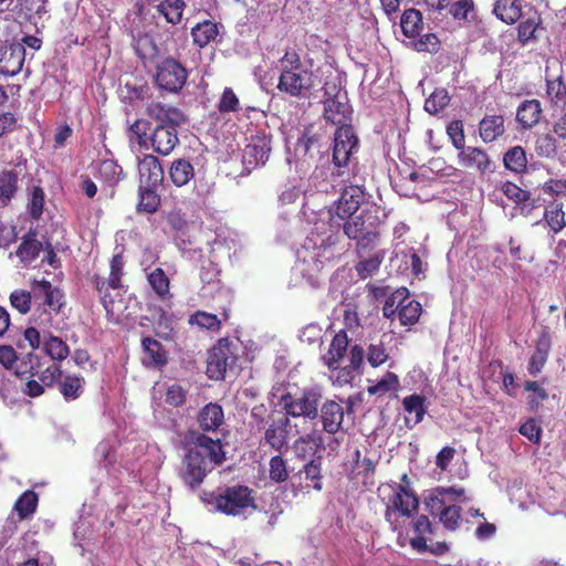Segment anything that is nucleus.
I'll list each match as a JSON object with an SVG mask.
<instances>
[{
	"mask_svg": "<svg viewBox=\"0 0 566 566\" xmlns=\"http://www.w3.org/2000/svg\"><path fill=\"white\" fill-rule=\"evenodd\" d=\"M224 446L220 438L188 432L186 452L178 470L182 484L192 491L199 489L208 474L226 462Z\"/></svg>",
	"mask_w": 566,
	"mask_h": 566,
	"instance_id": "1",
	"label": "nucleus"
},
{
	"mask_svg": "<svg viewBox=\"0 0 566 566\" xmlns=\"http://www.w3.org/2000/svg\"><path fill=\"white\" fill-rule=\"evenodd\" d=\"M145 113L156 120L149 134L148 148L161 156H168L179 144L177 127L186 123L185 114L177 107L160 102H150Z\"/></svg>",
	"mask_w": 566,
	"mask_h": 566,
	"instance_id": "2",
	"label": "nucleus"
},
{
	"mask_svg": "<svg viewBox=\"0 0 566 566\" xmlns=\"http://www.w3.org/2000/svg\"><path fill=\"white\" fill-rule=\"evenodd\" d=\"M206 501L228 516H241L256 510L255 491L240 483L218 488Z\"/></svg>",
	"mask_w": 566,
	"mask_h": 566,
	"instance_id": "3",
	"label": "nucleus"
},
{
	"mask_svg": "<svg viewBox=\"0 0 566 566\" xmlns=\"http://www.w3.org/2000/svg\"><path fill=\"white\" fill-rule=\"evenodd\" d=\"M273 397L284 411V417L304 418L315 420L318 417V407L322 399L321 392L315 388H304L301 391L292 392L282 386L274 388Z\"/></svg>",
	"mask_w": 566,
	"mask_h": 566,
	"instance_id": "4",
	"label": "nucleus"
},
{
	"mask_svg": "<svg viewBox=\"0 0 566 566\" xmlns=\"http://www.w3.org/2000/svg\"><path fill=\"white\" fill-rule=\"evenodd\" d=\"M44 357H38V397L43 394L44 386L52 387L62 376L60 363L64 360L70 349L60 337L50 336L42 344Z\"/></svg>",
	"mask_w": 566,
	"mask_h": 566,
	"instance_id": "5",
	"label": "nucleus"
},
{
	"mask_svg": "<svg viewBox=\"0 0 566 566\" xmlns=\"http://www.w3.org/2000/svg\"><path fill=\"white\" fill-rule=\"evenodd\" d=\"M125 259L122 253L114 254L109 262V275L107 279L94 274L92 283L99 293L102 304L106 312H112L113 300L108 295L109 290L123 287L122 279L124 276Z\"/></svg>",
	"mask_w": 566,
	"mask_h": 566,
	"instance_id": "6",
	"label": "nucleus"
},
{
	"mask_svg": "<svg viewBox=\"0 0 566 566\" xmlns=\"http://www.w3.org/2000/svg\"><path fill=\"white\" fill-rule=\"evenodd\" d=\"M313 72L303 70H281L276 88L290 97H307L313 88Z\"/></svg>",
	"mask_w": 566,
	"mask_h": 566,
	"instance_id": "7",
	"label": "nucleus"
},
{
	"mask_svg": "<svg viewBox=\"0 0 566 566\" xmlns=\"http://www.w3.org/2000/svg\"><path fill=\"white\" fill-rule=\"evenodd\" d=\"M187 78V69L172 57H167L157 65L155 82L161 90L177 93L185 86Z\"/></svg>",
	"mask_w": 566,
	"mask_h": 566,
	"instance_id": "8",
	"label": "nucleus"
},
{
	"mask_svg": "<svg viewBox=\"0 0 566 566\" xmlns=\"http://www.w3.org/2000/svg\"><path fill=\"white\" fill-rule=\"evenodd\" d=\"M358 145V138L355 135L353 126L338 127L335 132L334 148H333V164L336 171L333 175L343 177L345 168L352 156L354 148Z\"/></svg>",
	"mask_w": 566,
	"mask_h": 566,
	"instance_id": "9",
	"label": "nucleus"
},
{
	"mask_svg": "<svg viewBox=\"0 0 566 566\" xmlns=\"http://www.w3.org/2000/svg\"><path fill=\"white\" fill-rule=\"evenodd\" d=\"M322 490V457L318 455L307 461L294 475L292 491L294 494H310L312 491L321 492Z\"/></svg>",
	"mask_w": 566,
	"mask_h": 566,
	"instance_id": "10",
	"label": "nucleus"
},
{
	"mask_svg": "<svg viewBox=\"0 0 566 566\" xmlns=\"http://www.w3.org/2000/svg\"><path fill=\"white\" fill-rule=\"evenodd\" d=\"M48 275H51L46 270L44 271ZM63 272L52 273V280L43 277L38 280V300L42 301V305L45 306L48 313H60L62 307L65 305V295L60 289L59 284L62 281Z\"/></svg>",
	"mask_w": 566,
	"mask_h": 566,
	"instance_id": "11",
	"label": "nucleus"
},
{
	"mask_svg": "<svg viewBox=\"0 0 566 566\" xmlns=\"http://www.w3.org/2000/svg\"><path fill=\"white\" fill-rule=\"evenodd\" d=\"M457 164L480 175L493 174L496 169L489 153L480 146H465L461 149L457 155Z\"/></svg>",
	"mask_w": 566,
	"mask_h": 566,
	"instance_id": "12",
	"label": "nucleus"
},
{
	"mask_svg": "<svg viewBox=\"0 0 566 566\" xmlns=\"http://www.w3.org/2000/svg\"><path fill=\"white\" fill-rule=\"evenodd\" d=\"M271 138L263 134L251 136L249 143L243 149L242 164L248 172L254 168L263 166L271 153Z\"/></svg>",
	"mask_w": 566,
	"mask_h": 566,
	"instance_id": "13",
	"label": "nucleus"
},
{
	"mask_svg": "<svg viewBox=\"0 0 566 566\" xmlns=\"http://www.w3.org/2000/svg\"><path fill=\"white\" fill-rule=\"evenodd\" d=\"M419 500L415 492L408 485L398 484L395 489L394 495L389 500L385 512V518L391 521L395 512H398L403 517H411L418 511Z\"/></svg>",
	"mask_w": 566,
	"mask_h": 566,
	"instance_id": "14",
	"label": "nucleus"
},
{
	"mask_svg": "<svg viewBox=\"0 0 566 566\" xmlns=\"http://www.w3.org/2000/svg\"><path fill=\"white\" fill-rule=\"evenodd\" d=\"M234 364V356L227 339L220 340L208 354L207 375L210 379L220 380L226 377L227 369Z\"/></svg>",
	"mask_w": 566,
	"mask_h": 566,
	"instance_id": "15",
	"label": "nucleus"
},
{
	"mask_svg": "<svg viewBox=\"0 0 566 566\" xmlns=\"http://www.w3.org/2000/svg\"><path fill=\"white\" fill-rule=\"evenodd\" d=\"M424 506L429 514L438 517L442 526L449 531L454 532L459 528L461 523L462 507L454 503L441 502L434 499H424Z\"/></svg>",
	"mask_w": 566,
	"mask_h": 566,
	"instance_id": "16",
	"label": "nucleus"
},
{
	"mask_svg": "<svg viewBox=\"0 0 566 566\" xmlns=\"http://www.w3.org/2000/svg\"><path fill=\"white\" fill-rule=\"evenodd\" d=\"M324 119L338 127L352 126V107L346 94L337 92L334 96L324 101Z\"/></svg>",
	"mask_w": 566,
	"mask_h": 566,
	"instance_id": "17",
	"label": "nucleus"
},
{
	"mask_svg": "<svg viewBox=\"0 0 566 566\" xmlns=\"http://www.w3.org/2000/svg\"><path fill=\"white\" fill-rule=\"evenodd\" d=\"M344 181L349 182V186L346 187L336 205V216L346 220L354 216V213L359 209L363 199H364V190L356 182V176L352 178H346Z\"/></svg>",
	"mask_w": 566,
	"mask_h": 566,
	"instance_id": "18",
	"label": "nucleus"
},
{
	"mask_svg": "<svg viewBox=\"0 0 566 566\" xmlns=\"http://www.w3.org/2000/svg\"><path fill=\"white\" fill-rule=\"evenodd\" d=\"M196 422L199 430H190L197 433H216L224 424L223 408L217 402L206 403L197 413Z\"/></svg>",
	"mask_w": 566,
	"mask_h": 566,
	"instance_id": "19",
	"label": "nucleus"
},
{
	"mask_svg": "<svg viewBox=\"0 0 566 566\" xmlns=\"http://www.w3.org/2000/svg\"><path fill=\"white\" fill-rule=\"evenodd\" d=\"M25 60V49L21 43L0 46V74L13 76L18 74Z\"/></svg>",
	"mask_w": 566,
	"mask_h": 566,
	"instance_id": "20",
	"label": "nucleus"
},
{
	"mask_svg": "<svg viewBox=\"0 0 566 566\" xmlns=\"http://www.w3.org/2000/svg\"><path fill=\"white\" fill-rule=\"evenodd\" d=\"M318 416L322 421L323 430L329 434H335L342 428L345 410L339 402L328 399L321 408L318 407Z\"/></svg>",
	"mask_w": 566,
	"mask_h": 566,
	"instance_id": "21",
	"label": "nucleus"
},
{
	"mask_svg": "<svg viewBox=\"0 0 566 566\" xmlns=\"http://www.w3.org/2000/svg\"><path fill=\"white\" fill-rule=\"evenodd\" d=\"M139 186L158 187L164 180L160 160L150 154L144 155L138 163Z\"/></svg>",
	"mask_w": 566,
	"mask_h": 566,
	"instance_id": "22",
	"label": "nucleus"
},
{
	"mask_svg": "<svg viewBox=\"0 0 566 566\" xmlns=\"http://www.w3.org/2000/svg\"><path fill=\"white\" fill-rule=\"evenodd\" d=\"M479 136L484 144H491L506 133L503 115L485 114L478 124Z\"/></svg>",
	"mask_w": 566,
	"mask_h": 566,
	"instance_id": "23",
	"label": "nucleus"
},
{
	"mask_svg": "<svg viewBox=\"0 0 566 566\" xmlns=\"http://www.w3.org/2000/svg\"><path fill=\"white\" fill-rule=\"evenodd\" d=\"M290 419L281 417L272 420L264 431V442L273 450L281 452L287 447Z\"/></svg>",
	"mask_w": 566,
	"mask_h": 566,
	"instance_id": "24",
	"label": "nucleus"
},
{
	"mask_svg": "<svg viewBox=\"0 0 566 566\" xmlns=\"http://www.w3.org/2000/svg\"><path fill=\"white\" fill-rule=\"evenodd\" d=\"M375 213L376 211L364 209L358 216L346 219L343 224L344 233L353 240L360 237L368 228L378 226L379 218Z\"/></svg>",
	"mask_w": 566,
	"mask_h": 566,
	"instance_id": "25",
	"label": "nucleus"
},
{
	"mask_svg": "<svg viewBox=\"0 0 566 566\" xmlns=\"http://www.w3.org/2000/svg\"><path fill=\"white\" fill-rule=\"evenodd\" d=\"M348 344L349 339L345 329H340L334 335L327 353L323 356V360L329 370H336L339 367L347 353Z\"/></svg>",
	"mask_w": 566,
	"mask_h": 566,
	"instance_id": "26",
	"label": "nucleus"
},
{
	"mask_svg": "<svg viewBox=\"0 0 566 566\" xmlns=\"http://www.w3.org/2000/svg\"><path fill=\"white\" fill-rule=\"evenodd\" d=\"M35 511V492L32 490L25 491L14 503L11 516L7 520V528L13 531L17 528L14 515H18L19 521L29 520Z\"/></svg>",
	"mask_w": 566,
	"mask_h": 566,
	"instance_id": "27",
	"label": "nucleus"
},
{
	"mask_svg": "<svg viewBox=\"0 0 566 566\" xmlns=\"http://www.w3.org/2000/svg\"><path fill=\"white\" fill-rule=\"evenodd\" d=\"M542 113L538 99H526L516 109V120L523 129H531L539 123Z\"/></svg>",
	"mask_w": 566,
	"mask_h": 566,
	"instance_id": "28",
	"label": "nucleus"
},
{
	"mask_svg": "<svg viewBox=\"0 0 566 566\" xmlns=\"http://www.w3.org/2000/svg\"><path fill=\"white\" fill-rule=\"evenodd\" d=\"M158 187L138 186L136 212L154 214L161 206V198L157 191Z\"/></svg>",
	"mask_w": 566,
	"mask_h": 566,
	"instance_id": "29",
	"label": "nucleus"
},
{
	"mask_svg": "<svg viewBox=\"0 0 566 566\" xmlns=\"http://www.w3.org/2000/svg\"><path fill=\"white\" fill-rule=\"evenodd\" d=\"M322 444V437L315 431L298 437L293 442V451L297 459L306 460L315 455Z\"/></svg>",
	"mask_w": 566,
	"mask_h": 566,
	"instance_id": "30",
	"label": "nucleus"
},
{
	"mask_svg": "<svg viewBox=\"0 0 566 566\" xmlns=\"http://www.w3.org/2000/svg\"><path fill=\"white\" fill-rule=\"evenodd\" d=\"M142 347L148 358L147 366L163 367L168 363L167 352L159 340L153 337H144L142 339Z\"/></svg>",
	"mask_w": 566,
	"mask_h": 566,
	"instance_id": "31",
	"label": "nucleus"
},
{
	"mask_svg": "<svg viewBox=\"0 0 566 566\" xmlns=\"http://www.w3.org/2000/svg\"><path fill=\"white\" fill-rule=\"evenodd\" d=\"M147 282L159 300L165 302L172 298L170 280L161 268H156L149 272L147 274Z\"/></svg>",
	"mask_w": 566,
	"mask_h": 566,
	"instance_id": "32",
	"label": "nucleus"
},
{
	"mask_svg": "<svg viewBox=\"0 0 566 566\" xmlns=\"http://www.w3.org/2000/svg\"><path fill=\"white\" fill-rule=\"evenodd\" d=\"M493 13L504 23L513 24L522 17L521 3L518 0H497Z\"/></svg>",
	"mask_w": 566,
	"mask_h": 566,
	"instance_id": "33",
	"label": "nucleus"
},
{
	"mask_svg": "<svg viewBox=\"0 0 566 566\" xmlns=\"http://www.w3.org/2000/svg\"><path fill=\"white\" fill-rule=\"evenodd\" d=\"M95 176L96 178L107 182L109 186H115L124 179L125 174L116 160L104 159L98 161Z\"/></svg>",
	"mask_w": 566,
	"mask_h": 566,
	"instance_id": "34",
	"label": "nucleus"
},
{
	"mask_svg": "<svg viewBox=\"0 0 566 566\" xmlns=\"http://www.w3.org/2000/svg\"><path fill=\"white\" fill-rule=\"evenodd\" d=\"M400 27L402 33L410 39L420 35L423 30L422 13L417 9H407L401 14Z\"/></svg>",
	"mask_w": 566,
	"mask_h": 566,
	"instance_id": "35",
	"label": "nucleus"
},
{
	"mask_svg": "<svg viewBox=\"0 0 566 566\" xmlns=\"http://www.w3.org/2000/svg\"><path fill=\"white\" fill-rule=\"evenodd\" d=\"M426 398L421 395H410L402 399V406L407 413L413 415L412 424H409V419H406L407 426L411 429L423 420V417L427 412V407L424 405Z\"/></svg>",
	"mask_w": 566,
	"mask_h": 566,
	"instance_id": "36",
	"label": "nucleus"
},
{
	"mask_svg": "<svg viewBox=\"0 0 566 566\" xmlns=\"http://www.w3.org/2000/svg\"><path fill=\"white\" fill-rule=\"evenodd\" d=\"M219 34V27L216 22L205 20L201 23H197L191 29V35L193 43L199 48H205L211 41H213Z\"/></svg>",
	"mask_w": 566,
	"mask_h": 566,
	"instance_id": "37",
	"label": "nucleus"
},
{
	"mask_svg": "<svg viewBox=\"0 0 566 566\" xmlns=\"http://www.w3.org/2000/svg\"><path fill=\"white\" fill-rule=\"evenodd\" d=\"M169 177L176 187H182L195 177L193 166L189 160L176 159L171 163Z\"/></svg>",
	"mask_w": 566,
	"mask_h": 566,
	"instance_id": "38",
	"label": "nucleus"
},
{
	"mask_svg": "<svg viewBox=\"0 0 566 566\" xmlns=\"http://www.w3.org/2000/svg\"><path fill=\"white\" fill-rule=\"evenodd\" d=\"M504 167L515 174H523L527 168L526 151L522 146H514L503 155Z\"/></svg>",
	"mask_w": 566,
	"mask_h": 566,
	"instance_id": "39",
	"label": "nucleus"
},
{
	"mask_svg": "<svg viewBox=\"0 0 566 566\" xmlns=\"http://www.w3.org/2000/svg\"><path fill=\"white\" fill-rule=\"evenodd\" d=\"M541 23L542 19L537 12H534L532 17L522 20L517 27V41L522 45L537 41L536 31Z\"/></svg>",
	"mask_w": 566,
	"mask_h": 566,
	"instance_id": "40",
	"label": "nucleus"
},
{
	"mask_svg": "<svg viewBox=\"0 0 566 566\" xmlns=\"http://www.w3.org/2000/svg\"><path fill=\"white\" fill-rule=\"evenodd\" d=\"M544 219L553 233H559L566 226L563 203L553 201L547 205L544 211Z\"/></svg>",
	"mask_w": 566,
	"mask_h": 566,
	"instance_id": "41",
	"label": "nucleus"
},
{
	"mask_svg": "<svg viewBox=\"0 0 566 566\" xmlns=\"http://www.w3.org/2000/svg\"><path fill=\"white\" fill-rule=\"evenodd\" d=\"M185 7L184 0H164L156 7V10L165 17L168 23L178 24L181 21Z\"/></svg>",
	"mask_w": 566,
	"mask_h": 566,
	"instance_id": "42",
	"label": "nucleus"
},
{
	"mask_svg": "<svg viewBox=\"0 0 566 566\" xmlns=\"http://www.w3.org/2000/svg\"><path fill=\"white\" fill-rule=\"evenodd\" d=\"M84 378L67 375L59 381V389L66 401L77 399L83 392Z\"/></svg>",
	"mask_w": 566,
	"mask_h": 566,
	"instance_id": "43",
	"label": "nucleus"
},
{
	"mask_svg": "<svg viewBox=\"0 0 566 566\" xmlns=\"http://www.w3.org/2000/svg\"><path fill=\"white\" fill-rule=\"evenodd\" d=\"M400 387L398 376L392 371H386V374L375 385L367 387V392L371 396H385L390 391H397Z\"/></svg>",
	"mask_w": 566,
	"mask_h": 566,
	"instance_id": "44",
	"label": "nucleus"
},
{
	"mask_svg": "<svg viewBox=\"0 0 566 566\" xmlns=\"http://www.w3.org/2000/svg\"><path fill=\"white\" fill-rule=\"evenodd\" d=\"M409 291L406 287L398 289L388 296L382 306V315L388 319H394L395 315H399L400 305L408 301Z\"/></svg>",
	"mask_w": 566,
	"mask_h": 566,
	"instance_id": "45",
	"label": "nucleus"
},
{
	"mask_svg": "<svg viewBox=\"0 0 566 566\" xmlns=\"http://www.w3.org/2000/svg\"><path fill=\"white\" fill-rule=\"evenodd\" d=\"M422 306L416 300H410L402 303L399 310V322L402 326L415 325L421 315Z\"/></svg>",
	"mask_w": 566,
	"mask_h": 566,
	"instance_id": "46",
	"label": "nucleus"
},
{
	"mask_svg": "<svg viewBox=\"0 0 566 566\" xmlns=\"http://www.w3.org/2000/svg\"><path fill=\"white\" fill-rule=\"evenodd\" d=\"M190 325H197L211 332H219L221 328V319L216 315L205 311H197L189 318Z\"/></svg>",
	"mask_w": 566,
	"mask_h": 566,
	"instance_id": "47",
	"label": "nucleus"
},
{
	"mask_svg": "<svg viewBox=\"0 0 566 566\" xmlns=\"http://www.w3.org/2000/svg\"><path fill=\"white\" fill-rule=\"evenodd\" d=\"M450 103V96L446 88H437L424 102V109L430 114H438Z\"/></svg>",
	"mask_w": 566,
	"mask_h": 566,
	"instance_id": "48",
	"label": "nucleus"
},
{
	"mask_svg": "<svg viewBox=\"0 0 566 566\" xmlns=\"http://www.w3.org/2000/svg\"><path fill=\"white\" fill-rule=\"evenodd\" d=\"M150 126V122L144 118H137L130 124L129 133L139 147L148 148V132L153 129Z\"/></svg>",
	"mask_w": 566,
	"mask_h": 566,
	"instance_id": "49",
	"label": "nucleus"
},
{
	"mask_svg": "<svg viewBox=\"0 0 566 566\" xmlns=\"http://www.w3.org/2000/svg\"><path fill=\"white\" fill-rule=\"evenodd\" d=\"M18 177L12 171L0 174V202L6 206L17 191Z\"/></svg>",
	"mask_w": 566,
	"mask_h": 566,
	"instance_id": "50",
	"label": "nucleus"
},
{
	"mask_svg": "<svg viewBox=\"0 0 566 566\" xmlns=\"http://www.w3.org/2000/svg\"><path fill=\"white\" fill-rule=\"evenodd\" d=\"M446 133L452 146L458 150V153L467 146L464 124L461 119L451 120L446 128Z\"/></svg>",
	"mask_w": 566,
	"mask_h": 566,
	"instance_id": "51",
	"label": "nucleus"
},
{
	"mask_svg": "<svg viewBox=\"0 0 566 566\" xmlns=\"http://www.w3.org/2000/svg\"><path fill=\"white\" fill-rule=\"evenodd\" d=\"M269 478L275 483H283L289 479V470L286 461L282 455L277 454L269 461Z\"/></svg>",
	"mask_w": 566,
	"mask_h": 566,
	"instance_id": "52",
	"label": "nucleus"
},
{
	"mask_svg": "<svg viewBox=\"0 0 566 566\" xmlns=\"http://www.w3.org/2000/svg\"><path fill=\"white\" fill-rule=\"evenodd\" d=\"M32 369V365L21 364L17 368L15 375L21 381L20 387L22 391L33 398L35 397V380L33 379L34 374Z\"/></svg>",
	"mask_w": 566,
	"mask_h": 566,
	"instance_id": "53",
	"label": "nucleus"
},
{
	"mask_svg": "<svg viewBox=\"0 0 566 566\" xmlns=\"http://www.w3.org/2000/svg\"><path fill=\"white\" fill-rule=\"evenodd\" d=\"M464 495V489L457 486H437L430 491L424 499H434L441 502L453 503L457 499Z\"/></svg>",
	"mask_w": 566,
	"mask_h": 566,
	"instance_id": "54",
	"label": "nucleus"
},
{
	"mask_svg": "<svg viewBox=\"0 0 566 566\" xmlns=\"http://www.w3.org/2000/svg\"><path fill=\"white\" fill-rule=\"evenodd\" d=\"M17 256L24 265L30 264L35 259V232L29 231L17 250Z\"/></svg>",
	"mask_w": 566,
	"mask_h": 566,
	"instance_id": "55",
	"label": "nucleus"
},
{
	"mask_svg": "<svg viewBox=\"0 0 566 566\" xmlns=\"http://www.w3.org/2000/svg\"><path fill=\"white\" fill-rule=\"evenodd\" d=\"M535 151L538 157L551 158L557 153L556 139L551 134H542L536 138Z\"/></svg>",
	"mask_w": 566,
	"mask_h": 566,
	"instance_id": "56",
	"label": "nucleus"
},
{
	"mask_svg": "<svg viewBox=\"0 0 566 566\" xmlns=\"http://www.w3.org/2000/svg\"><path fill=\"white\" fill-rule=\"evenodd\" d=\"M366 358L369 365L377 368L389 359V354L382 342L370 344L366 352Z\"/></svg>",
	"mask_w": 566,
	"mask_h": 566,
	"instance_id": "57",
	"label": "nucleus"
},
{
	"mask_svg": "<svg viewBox=\"0 0 566 566\" xmlns=\"http://www.w3.org/2000/svg\"><path fill=\"white\" fill-rule=\"evenodd\" d=\"M240 109V101L231 87H226L218 103L221 114L234 113Z\"/></svg>",
	"mask_w": 566,
	"mask_h": 566,
	"instance_id": "58",
	"label": "nucleus"
},
{
	"mask_svg": "<svg viewBox=\"0 0 566 566\" xmlns=\"http://www.w3.org/2000/svg\"><path fill=\"white\" fill-rule=\"evenodd\" d=\"M40 253H43L41 256V265L48 264L54 271H61V260L57 258L51 243L43 245L42 242L38 241V258L40 256Z\"/></svg>",
	"mask_w": 566,
	"mask_h": 566,
	"instance_id": "59",
	"label": "nucleus"
},
{
	"mask_svg": "<svg viewBox=\"0 0 566 566\" xmlns=\"http://www.w3.org/2000/svg\"><path fill=\"white\" fill-rule=\"evenodd\" d=\"M502 192L516 205L524 203L530 200L531 195L527 190L522 189L512 181H505L501 186Z\"/></svg>",
	"mask_w": 566,
	"mask_h": 566,
	"instance_id": "60",
	"label": "nucleus"
},
{
	"mask_svg": "<svg viewBox=\"0 0 566 566\" xmlns=\"http://www.w3.org/2000/svg\"><path fill=\"white\" fill-rule=\"evenodd\" d=\"M417 38L413 42L415 50L429 53H436L440 50L441 43L434 33L420 34Z\"/></svg>",
	"mask_w": 566,
	"mask_h": 566,
	"instance_id": "61",
	"label": "nucleus"
},
{
	"mask_svg": "<svg viewBox=\"0 0 566 566\" xmlns=\"http://www.w3.org/2000/svg\"><path fill=\"white\" fill-rule=\"evenodd\" d=\"M474 1L473 0H458L455 2L450 1L449 9L450 15L454 20H468L469 13L474 11Z\"/></svg>",
	"mask_w": 566,
	"mask_h": 566,
	"instance_id": "62",
	"label": "nucleus"
},
{
	"mask_svg": "<svg viewBox=\"0 0 566 566\" xmlns=\"http://www.w3.org/2000/svg\"><path fill=\"white\" fill-rule=\"evenodd\" d=\"M384 256L376 254L367 260L357 263L356 271L360 279L365 280L379 270Z\"/></svg>",
	"mask_w": 566,
	"mask_h": 566,
	"instance_id": "63",
	"label": "nucleus"
},
{
	"mask_svg": "<svg viewBox=\"0 0 566 566\" xmlns=\"http://www.w3.org/2000/svg\"><path fill=\"white\" fill-rule=\"evenodd\" d=\"M546 93L552 102L560 103L566 101V84L560 77L547 81Z\"/></svg>",
	"mask_w": 566,
	"mask_h": 566,
	"instance_id": "64",
	"label": "nucleus"
}]
</instances>
